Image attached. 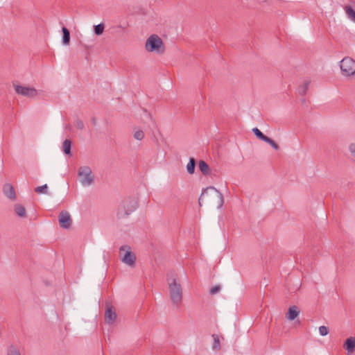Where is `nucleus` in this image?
I'll use <instances>...</instances> for the list:
<instances>
[{"instance_id":"11","label":"nucleus","mask_w":355,"mask_h":355,"mask_svg":"<svg viewBox=\"0 0 355 355\" xmlns=\"http://www.w3.org/2000/svg\"><path fill=\"white\" fill-rule=\"evenodd\" d=\"M344 347L347 351V353L352 354L355 349V338L351 337L346 340Z\"/></svg>"},{"instance_id":"20","label":"nucleus","mask_w":355,"mask_h":355,"mask_svg":"<svg viewBox=\"0 0 355 355\" xmlns=\"http://www.w3.org/2000/svg\"><path fill=\"white\" fill-rule=\"evenodd\" d=\"M212 337H213V339H214V343H213L212 349H214V350L220 349V345L219 336L218 335H216V334H214L212 336Z\"/></svg>"},{"instance_id":"4","label":"nucleus","mask_w":355,"mask_h":355,"mask_svg":"<svg viewBox=\"0 0 355 355\" xmlns=\"http://www.w3.org/2000/svg\"><path fill=\"white\" fill-rule=\"evenodd\" d=\"M121 261L125 265L134 267L136 263V255L131 251L129 245H124L119 248Z\"/></svg>"},{"instance_id":"22","label":"nucleus","mask_w":355,"mask_h":355,"mask_svg":"<svg viewBox=\"0 0 355 355\" xmlns=\"http://www.w3.org/2000/svg\"><path fill=\"white\" fill-rule=\"evenodd\" d=\"M252 132H254V134L256 135V137L258 139H261V140H262L263 141H264L265 139H266V137H267V136L263 135L262 133V132H261L257 128H254L252 129Z\"/></svg>"},{"instance_id":"2","label":"nucleus","mask_w":355,"mask_h":355,"mask_svg":"<svg viewBox=\"0 0 355 355\" xmlns=\"http://www.w3.org/2000/svg\"><path fill=\"white\" fill-rule=\"evenodd\" d=\"M145 47L148 52H155L158 54H162L165 51L162 39L157 35H152L147 39Z\"/></svg>"},{"instance_id":"29","label":"nucleus","mask_w":355,"mask_h":355,"mask_svg":"<svg viewBox=\"0 0 355 355\" xmlns=\"http://www.w3.org/2000/svg\"><path fill=\"white\" fill-rule=\"evenodd\" d=\"M221 289V287L220 285H216L214 287H212L210 290H209V294L210 295H215L216 293H218Z\"/></svg>"},{"instance_id":"6","label":"nucleus","mask_w":355,"mask_h":355,"mask_svg":"<svg viewBox=\"0 0 355 355\" xmlns=\"http://www.w3.org/2000/svg\"><path fill=\"white\" fill-rule=\"evenodd\" d=\"M342 74L350 76L355 74V60L349 57L344 58L340 64Z\"/></svg>"},{"instance_id":"19","label":"nucleus","mask_w":355,"mask_h":355,"mask_svg":"<svg viewBox=\"0 0 355 355\" xmlns=\"http://www.w3.org/2000/svg\"><path fill=\"white\" fill-rule=\"evenodd\" d=\"M310 84V81L306 80L302 85H300L298 88L299 94L302 96H304L306 94L308 89L309 85Z\"/></svg>"},{"instance_id":"13","label":"nucleus","mask_w":355,"mask_h":355,"mask_svg":"<svg viewBox=\"0 0 355 355\" xmlns=\"http://www.w3.org/2000/svg\"><path fill=\"white\" fill-rule=\"evenodd\" d=\"M198 167L200 171L204 175H208L210 174V168L204 160L199 161Z\"/></svg>"},{"instance_id":"1","label":"nucleus","mask_w":355,"mask_h":355,"mask_svg":"<svg viewBox=\"0 0 355 355\" xmlns=\"http://www.w3.org/2000/svg\"><path fill=\"white\" fill-rule=\"evenodd\" d=\"M137 207V202L134 198L124 199L119 205L117 210L119 218H124L132 213Z\"/></svg>"},{"instance_id":"21","label":"nucleus","mask_w":355,"mask_h":355,"mask_svg":"<svg viewBox=\"0 0 355 355\" xmlns=\"http://www.w3.org/2000/svg\"><path fill=\"white\" fill-rule=\"evenodd\" d=\"M105 26L103 23L94 26V31L96 35H101L104 31Z\"/></svg>"},{"instance_id":"7","label":"nucleus","mask_w":355,"mask_h":355,"mask_svg":"<svg viewBox=\"0 0 355 355\" xmlns=\"http://www.w3.org/2000/svg\"><path fill=\"white\" fill-rule=\"evenodd\" d=\"M170 297L174 304H178L181 302L182 297V287L178 284L175 279H173L169 284Z\"/></svg>"},{"instance_id":"16","label":"nucleus","mask_w":355,"mask_h":355,"mask_svg":"<svg viewBox=\"0 0 355 355\" xmlns=\"http://www.w3.org/2000/svg\"><path fill=\"white\" fill-rule=\"evenodd\" d=\"M344 9L348 18L352 21L355 22V11L352 9V8L349 6H346Z\"/></svg>"},{"instance_id":"12","label":"nucleus","mask_w":355,"mask_h":355,"mask_svg":"<svg viewBox=\"0 0 355 355\" xmlns=\"http://www.w3.org/2000/svg\"><path fill=\"white\" fill-rule=\"evenodd\" d=\"M116 312H105V320L108 324H114L116 321Z\"/></svg>"},{"instance_id":"31","label":"nucleus","mask_w":355,"mask_h":355,"mask_svg":"<svg viewBox=\"0 0 355 355\" xmlns=\"http://www.w3.org/2000/svg\"><path fill=\"white\" fill-rule=\"evenodd\" d=\"M76 126L77 128L82 130L84 128L85 125H84L83 122L81 120L77 119L76 121Z\"/></svg>"},{"instance_id":"30","label":"nucleus","mask_w":355,"mask_h":355,"mask_svg":"<svg viewBox=\"0 0 355 355\" xmlns=\"http://www.w3.org/2000/svg\"><path fill=\"white\" fill-rule=\"evenodd\" d=\"M349 150L354 158H355V143L351 144L349 146Z\"/></svg>"},{"instance_id":"27","label":"nucleus","mask_w":355,"mask_h":355,"mask_svg":"<svg viewBox=\"0 0 355 355\" xmlns=\"http://www.w3.org/2000/svg\"><path fill=\"white\" fill-rule=\"evenodd\" d=\"M144 137V133L142 130H137L134 133V137L135 139H137V140H139L141 141V139H143Z\"/></svg>"},{"instance_id":"26","label":"nucleus","mask_w":355,"mask_h":355,"mask_svg":"<svg viewBox=\"0 0 355 355\" xmlns=\"http://www.w3.org/2000/svg\"><path fill=\"white\" fill-rule=\"evenodd\" d=\"M8 355H21V354L17 347L11 346L8 349Z\"/></svg>"},{"instance_id":"34","label":"nucleus","mask_w":355,"mask_h":355,"mask_svg":"<svg viewBox=\"0 0 355 355\" xmlns=\"http://www.w3.org/2000/svg\"><path fill=\"white\" fill-rule=\"evenodd\" d=\"M296 322H297V324H300V320H296Z\"/></svg>"},{"instance_id":"3","label":"nucleus","mask_w":355,"mask_h":355,"mask_svg":"<svg viewBox=\"0 0 355 355\" xmlns=\"http://www.w3.org/2000/svg\"><path fill=\"white\" fill-rule=\"evenodd\" d=\"M78 177L82 186L89 187L94 182V175L89 166H80L78 171Z\"/></svg>"},{"instance_id":"23","label":"nucleus","mask_w":355,"mask_h":355,"mask_svg":"<svg viewBox=\"0 0 355 355\" xmlns=\"http://www.w3.org/2000/svg\"><path fill=\"white\" fill-rule=\"evenodd\" d=\"M265 142L268 144L272 148H273L275 150H277L279 148V146L278 144L272 140L271 138L267 137L266 139L264 140Z\"/></svg>"},{"instance_id":"15","label":"nucleus","mask_w":355,"mask_h":355,"mask_svg":"<svg viewBox=\"0 0 355 355\" xmlns=\"http://www.w3.org/2000/svg\"><path fill=\"white\" fill-rule=\"evenodd\" d=\"M15 211L20 217H24L26 216V209L24 206L19 204L15 205Z\"/></svg>"},{"instance_id":"18","label":"nucleus","mask_w":355,"mask_h":355,"mask_svg":"<svg viewBox=\"0 0 355 355\" xmlns=\"http://www.w3.org/2000/svg\"><path fill=\"white\" fill-rule=\"evenodd\" d=\"M71 142L69 139H65L62 144V150L67 155L71 154Z\"/></svg>"},{"instance_id":"10","label":"nucleus","mask_w":355,"mask_h":355,"mask_svg":"<svg viewBox=\"0 0 355 355\" xmlns=\"http://www.w3.org/2000/svg\"><path fill=\"white\" fill-rule=\"evenodd\" d=\"M3 192L8 198L12 200H15L16 199L15 189L10 184H6L3 185Z\"/></svg>"},{"instance_id":"8","label":"nucleus","mask_w":355,"mask_h":355,"mask_svg":"<svg viewBox=\"0 0 355 355\" xmlns=\"http://www.w3.org/2000/svg\"><path fill=\"white\" fill-rule=\"evenodd\" d=\"M15 90L17 94L28 98H33L37 94V90L31 87L15 85Z\"/></svg>"},{"instance_id":"25","label":"nucleus","mask_w":355,"mask_h":355,"mask_svg":"<svg viewBox=\"0 0 355 355\" xmlns=\"http://www.w3.org/2000/svg\"><path fill=\"white\" fill-rule=\"evenodd\" d=\"M47 189L48 186L46 184H45L42 186L37 187L35 189V191L37 193H47Z\"/></svg>"},{"instance_id":"32","label":"nucleus","mask_w":355,"mask_h":355,"mask_svg":"<svg viewBox=\"0 0 355 355\" xmlns=\"http://www.w3.org/2000/svg\"><path fill=\"white\" fill-rule=\"evenodd\" d=\"M298 309H298V307H297V306L293 305V306H291L288 308V311H299Z\"/></svg>"},{"instance_id":"5","label":"nucleus","mask_w":355,"mask_h":355,"mask_svg":"<svg viewBox=\"0 0 355 355\" xmlns=\"http://www.w3.org/2000/svg\"><path fill=\"white\" fill-rule=\"evenodd\" d=\"M216 197L219 200L218 207H221L223 205V194L215 187H209L205 189L198 199V202L200 206L202 205V202L204 201L205 198L208 196Z\"/></svg>"},{"instance_id":"28","label":"nucleus","mask_w":355,"mask_h":355,"mask_svg":"<svg viewBox=\"0 0 355 355\" xmlns=\"http://www.w3.org/2000/svg\"><path fill=\"white\" fill-rule=\"evenodd\" d=\"M319 333L322 336H327L329 334V329L325 326H320L319 327Z\"/></svg>"},{"instance_id":"33","label":"nucleus","mask_w":355,"mask_h":355,"mask_svg":"<svg viewBox=\"0 0 355 355\" xmlns=\"http://www.w3.org/2000/svg\"><path fill=\"white\" fill-rule=\"evenodd\" d=\"M105 311H112V306L111 304H106V307H105Z\"/></svg>"},{"instance_id":"14","label":"nucleus","mask_w":355,"mask_h":355,"mask_svg":"<svg viewBox=\"0 0 355 355\" xmlns=\"http://www.w3.org/2000/svg\"><path fill=\"white\" fill-rule=\"evenodd\" d=\"M196 160L194 158L191 157L189 162L187 165V170L189 174H193L195 172Z\"/></svg>"},{"instance_id":"9","label":"nucleus","mask_w":355,"mask_h":355,"mask_svg":"<svg viewBox=\"0 0 355 355\" xmlns=\"http://www.w3.org/2000/svg\"><path fill=\"white\" fill-rule=\"evenodd\" d=\"M59 223L62 228L68 229L71 227L72 220L69 213L67 211L63 210L59 214Z\"/></svg>"},{"instance_id":"24","label":"nucleus","mask_w":355,"mask_h":355,"mask_svg":"<svg viewBox=\"0 0 355 355\" xmlns=\"http://www.w3.org/2000/svg\"><path fill=\"white\" fill-rule=\"evenodd\" d=\"M299 312H287L285 318L290 321L295 320L298 316Z\"/></svg>"},{"instance_id":"17","label":"nucleus","mask_w":355,"mask_h":355,"mask_svg":"<svg viewBox=\"0 0 355 355\" xmlns=\"http://www.w3.org/2000/svg\"><path fill=\"white\" fill-rule=\"evenodd\" d=\"M63 36L62 42L64 44H69L70 42V33L69 31L66 28L63 27L62 29Z\"/></svg>"}]
</instances>
